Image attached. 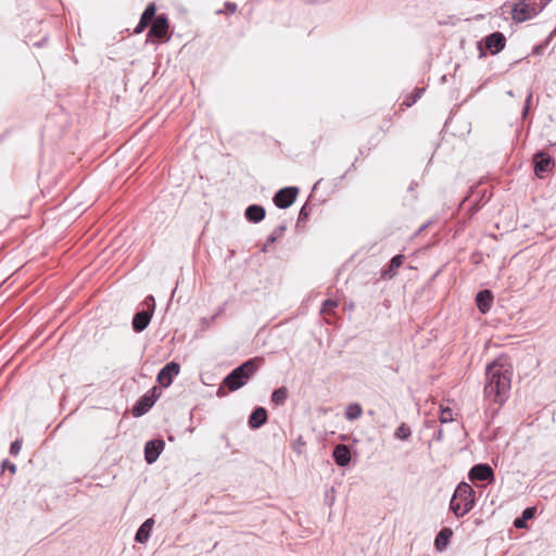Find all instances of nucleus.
<instances>
[{
  "label": "nucleus",
  "instance_id": "obj_2",
  "mask_svg": "<svg viewBox=\"0 0 556 556\" xmlns=\"http://www.w3.org/2000/svg\"><path fill=\"white\" fill-rule=\"evenodd\" d=\"M473 490L466 482L459 483L450 503L451 510L455 514V516L463 517L468 511H470L473 508Z\"/></svg>",
  "mask_w": 556,
  "mask_h": 556
},
{
  "label": "nucleus",
  "instance_id": "obj_9",
  "mask_svg": "<svg viewBox=\"0 0 556 556\" xmlns=\"http://www.w3.org/2000/svg\"><path fill=\"white\" fill-rule=\"evenodd\" d=\"M165 443L163 440L148 441L144 446V458L148 464H153L159 458L164 450Z\"/></svg>",
  "mask_w": 556,
  "mask_h": 556
},
{
  "label": "nucleus",
  "instance_id": "obj_23",
  "mask_svg": "<svg viewBox=\"0 0 556 556\" xmlns=\"http://www.w3.org/2000/svg\"><path fill=\"white\" fill-rule=\"evenodd\" d=\"M287 396V389L285 387L278 388L271 393V402L275 405H282L286 402Z\"/></svg>",
  "mask_w": 556,
  "mask_h": 556
},
{
  "label": "nucleus",
  "instance_id": "obj_22",
  "mask_svg": "<svg viewBox=\"0 0 556 556\" xmlns=\"http://www.w3.org/2000/svg\"><path fill=\"white\" fill-rule=\"evenodd\" d=\"M363 414V408L359 404L353 403L348 405L344 412V416L348 420L353 421L358 419Z\"/></svg>",
  "mask_w": 556,
  "mask_h": 556
},
{
  "label": "nucleus",
  "instance_id": "obj_5",
  "mask_svg": "<svg viewBox=\"0 0 556 556\" xmlns=\"http://www.w3.org/2000/svg\"><path fill=\"white\" fill-rule=\"evenodd\" d=\"M168 28H169V25H168V20L166 17V15L160 14L154 18L152 26L148 33V37L153 36L159 39L166 38V40H168V37H166Z\"/></svg>",
  "mask_w": 556,
  "mask_h": 556
},
{
  "label": "nucleus",
  "instance_id": "obj_27",
  "mask_svg": "<svg viewBox=\"0 0 556 556\" xmlns=\"http://www.w3.org/2000/svg\"><path fill=\"white\" fill-rule=\"evenodd\" d=\"M338 306V302L333 300H326L323 304L321 313H330V311Z\"/></svg>",
  "mask_w": 556,
  "mask_h": 556
},
{
  "label": "nucleus",
  "instance_id": "obj_10",
  "mask_svg": "<svg viewBox=\"0 0 556 556\" xmlns=\"http://www.w3.org/2000/svg\"><path fill=\"white\" fill-rule=\"evenodd\" d=\"M493 469L488 464L475 465L469 471V479L475 481H485L493 479Z\"/></svg>",
  "mask_w": 556,
  "mask_h": 556
},
{
  "label": "nucleus",
  "instance_id": "obj_32",
  "mask_svg": "<svg viewBox=\"0 0 556 556\" xmlns=\"http://www.w3.org/2000/svg\"><path fill=\"white\" fill-rule=\"evenodd\" d=\"M236 8L237 5L235 3H231V2H227L226 3V9L230 12V13H233L236 11Z\"/></svg>",
  "mask_w": 556,
  "mask_h": 556
},
{
  "label": "nucleus",
  "instance_id": "obj_29",
  "mask_svg": "<svg viewBox=\"0 0 556 556\" xmlns=\"http://www.w3.org/2000/svg\"><path fill=\"white\" fill-rule=\"evenodd\" d=\"M535 508L534 507H528L522 513V518L525 520L531 519L534 516Z\"/></svg>",
  "mask_w": 556,
  "mask_h": 556
},
{
  "label": "nucleus",
  "instance_id": "obj_14",
  "mask_svg": "<svg viewBox=\"0 0 556 556\" xmlns=\"http://www.w3.org/2000/svg\"><path fill=\"white\" fill-rule=\"evenodd\" d=\"M333 459L338 466L344 467L349 465L351 460L350 448L344 444H339L333 450Z\"/></svg>",
  "mask_w": 556,
  "mask_h": 556
},
{
  "label": "nucleus",
  "instance_id": "obj_28",
  "mask_svg": "<svg viewBox=\"0 0 556 556\" xmlns=\"http://www.w3.org/2000/svg\"><path fill=\"white\" fill-rule=\"evenodd\" d=\"M22 448V440H15L11 443L10 454L16 456Z\"/></svg>",
  "mask_w": 556,
  "mask_h": 556
},
{
  "label": "nucleus",
  "instance_id": "obj_12",
  "mask_svg": "<svg viewBox=\"0 0 556 556\" xmlns=\"http://www.w3.org/2000/svg\"><path fill=\"white\" fill-rule=\"evenodd\" d=\"M533 13L534 9L525 2L516 3L511 10V16L516 22H525L531 18Z\"/></svg>",
  "mask_w": 556,
  "mask_h": 556
},
{
  "label": "nucleus",
  "instance_id": "obj_3",
  "mask_svg": "<svg viewBox=\"0 0 556 556\" xmlns=\"http://www.w3.org/2000/svg\"><path fill=\"white\" fill-rule=\"evenodd\" d=\"M257 367L253 359L247 361L235 368L225 379L224 384L230 390L236 391L243 387L255 374Z\"/></svg>",
  "mask_w": 556,
  "mask_h": 556
},
{
  "label": "nucleus",
  "instance_id": "obj_33",
  "mask_svg": "<svg viewBox=\"0 0 556 556\" xmlns=\"http://www.w3.org/2000/svg\"><path fill=\"white\" fill-rule=\"evenodd\" d=\"M531 99H532V94L530 93V94L528 96L527 100H526V108H525V110H523V116H526V115H527V113H528L529 103H530Z\"/></svg>",
  "mask_w": 556,
  "mask_h": 556
},
{
  "label": "nucleus",
  "instance_id": "obj_6",
  "mask_svg": "<svg viewBox=\"0 0 556 556\" xmlns=\"http://www.w3.org/2000/svg\"><path fill=\"white\" fill-rule=\"evenodd\" d=\"M484 45L492 54H497L505 48L506 38L504 34L495 31L485 37Z\"/></svg>",
  "mask_w": 556,
  "mask_h": 556
},
{
  "label": "nucleus",
  "instance_id": "obj_4",
  "mask_svg": "<svg viewBox=\"0 0 556 556\" xmlns=\"http://www.w3.org/2000/svg\"><path fill=\"white\" fill-rule=\"evenodd\" d=\"M298 192L296 187L282 188L275 194L274 203L279 208H287L295 201Z\"/></svg>",
  "mask_w": 556,
  "mask_h": 556
},
{
  "label": "nucleus",
  "instance_id": "obj_17",
  "mask_svg": "<svg viewBox=\"0 0 556 556\" xmlns=\"http://www.w3.org/2000/svg\"><path fill=\"white\" fill-rule=\"evenodd\" d=\"M267 421V413L263 407H257L249 417V426L252 429H257Z\"/></svg>",
  "mask_w": 556,
  "mask_h": 556
},
{
  "label": "nucleus",
  "instance_id": "obj_31",
  "mask_svg": "<svg viewBox=\"0 0 556 556\" xmlns=\"http://www.w3.org/2000/svg\"><path fill=\"white\" fill-rule=\"evenodd\" d=\"M514 526L516 528H523L525 527V519L523 518H517L515 521H514Z\"/></svg>",
  "mask_w": 556,
  "mask_h": 556
},
{
  "label": "nucleus",
  "instance_id": "obj_11",
  "mask_svg": "<svg viewBox=\"0 0 556 556\" xmlns=\"http://www.w3.org/2000/svg\"><path fill=\"white\" fill-rule=\"evenodd\" d=\"M552 165L553 160L548 154L539 152L534 155V172L538 177H542L548 172Z\"/></svg>",
  "mask_w": 556,
  "mask_h": 556
},
{
  "label": "nucleus",
  "instance_id": "obj_36",
  "mask_svg": "<svg viewBox=\"0 0 556 556\" xmlns=\"http://www.w3.org/2000/svg\"><path fill=\"white\" fill-rule=\"evenodd\" d=\"M304 213V207L301 208L300 216Z\"/></svg>",
  "mask_w": 556,
  "mask_h": 556
},
{
  "label": "nucleus",
  "instance_id": "obj_13",
  "mask_svg": "<svg viewBox=\"0 0 556 556\" xmlns=\"http://www.w3.org/2000/svg\"><path fill=\"white\" fill-rule=\"evenodd\" d=\"M156 7L154 3L148 4L143 11L138 25L135 28L136 34H140L155 18Z\"/></svg>",
  "mask_w": 556,
  "mask_h": 556
},
{
  "label": "nucleus",
  "instance_id": "obj_34",
  "mask_svg": "<svg viewBox=\"0 0 556 556\" xmlns=\"http://www.w3.org/2000/svg\"><path fill=\"white\" fill-rule=\"evenodd\" d=\"M275 241H276V238H275L274 236H270V237L268 238V242H269V243H273V242H275Z\"/></svg>",
  "mask_w": 556,
  "mask_h": 556
},
{
  "label": "nucleus",
  "instance_id": "obj_30",
  "mask_svg": "<svg viewBox=\"0 0 556 556\" xmlns=\"http://www.w3.org/2000/svg\"><path fill=\"white\" fill-rule=\"evenodd\" d=\"M2 468H8L11 473H15L16 469H17L16 465L11 464L9 460H3L2 462Z\"/></svg>",
  "mask_w": 556,
  "mask_h": 556
},
{
  "label": "nucleus",
  "instance_id": "obj_1",
  "mask_svg": "<svg viewBox=\"0 0 556 556\" xmlns=\"http://www.w3.org/2000/svg\"><path fill=\"white\" fill-rule=\"evenodd\" d=\"M484 396L488 401L502 405L507 399L511 382V366L506 361L496 359L488 365Z\"/></svg>",
  "mask_w": 556,
  "mask_h": 556
},
{
  "label": "nucleus",
  "instance_id": "obj_8",
  "mask_svg": "<svg viewBox=\"0 0 556 556\" xmlns=\"http://www.w3.org/2000/svg\"><path fill=\"white\" fill-rule=\"evenodd\" d=\"M179 371L180 366L175 362H170L160 370L157 380L163 387H168L170 386L173 378L177 376Z\"/></svg>",
  "mask_w": 556,
  "mask_h": 556
},
{
  "label": "nucleus",
  "instance_id": "obj_19",
  "mask_svg": "<svg viewBox=\"0 0 556 556\" xmlns=\"http://www.w3.org/2000/svg\"><path fill=\"white\" fill-rule=\"evenodd\" d=\"M153 523V519H147L138 529L135 540L139 543H146L150 536Z\"/></svg>",
  "mask_w": 556,
  "mask_h": 556
},
{
  "label": "nucleus",
  "instance_id": "obj_26",
  "mask_svg": "<svg viewBox=\"0 0 556 556\" xmlns=\"http://www.w3.org/2000/svg\"><path fill=\"white\" fill-rule=\"evenodd\" d=\"M425 89L424 88H417L415 90V93L414 96L410 98V97H407L404 101V103L407 105V106H410L413 105L420 97L421 94L424 93Z\"/></svg>",
  "mask_w": 556,
  "mask_h": 556
},
{
  "label": "nucleus",
  "instance_id": "obj_24",
  "mask_svg": "<svg viewBox=\"0 0 556 556\" xmlns=\"http://www.w3.org/2000/svg\"><path fill=\"white\" fill-rule=\"evenodd\" d=\"M410 435L412 430L406 424H401L394 433V437L399 440H407Z\"/></svg>",
  "mask_w": 556,
  "mask_h": 556
},
{
  "label": "nucleus",
  "instance_id": "obj_20",
  "mask_svg": "<svg viewBox=\"0 0 556 556\" xmlns=\"http://www.w3.org/2000/svg\"><path fill=\"white\" fill-rule=\"evenodd\" d=\"M453 535V531L450 528H443L439 534L435 538L434 545L438 551H443L446 545L448 544V541L451 536Z\"/></svg>",
  "mask_w": 556,
  "mask_h": 556
},
{
  "label": "nucleus",
  "instance_id": "obj_16",
  "mask_svg": "<svg viewBox=\"0 0 556 556\" xmlns=\"http://www.w3.org/2000/svg\"><path fill=\"white\" fill-rule=\"evenodd\" d=\"M152 314L149 311L138 312L132 319V327L137 332L143 331L150 324Z\"/></svg>",
  "mask_w": 556,
  "mask_h": 556
},
{
  "label": "nucleus",
  "instance_id": "obj_25",
  "mask_svg": "<svg viewBox=\"0 0 556 556\" xmlns=\"http://www.w3.org/2000/svg\"><path fill=\"white\" fill-rule=\"evenodd\" d=\"M439 419H440V421L442 424L452 421L453 420V412H452V409L448 408V407L442 408L441 412H440Z\"/></svg>",
  "mask_w": 556,
  "mask_h": 556
},
{
  "label": "nucleus",
  "instance_id": "obj_18",
  "mask_svg": "<svg viewBox=\"0 0 556 556\" xmlns=\"http://www.w3.org/2000/svg\"><path fill=\"white\" fill-rule=\"evenodd\" d=\"M245 217L250 222L258 223L265 217V208L256 204L250 205L245 210Z\"/></svg>",
  "mask_w": 556,
  "mask_h": 556
},
{
  "label": "nucleus",
  "instance_id": "obj_15",
  "mask_svg": "<svg viewBox=\"0 0 556 556\" xmlns=\"http://www.w3.org/2000/svg\"><path fill=\"white\" fill-rule=\"evenodd\" d=\"M476 302L479 311L483 314L490 311L492 302H493V294L490 290H482L480 291L476 296Z\"/></svg>",
  "mask_w": 556,
  "mask_h": 556
},
{
  "label": "nucleus",
  "instance_id": "obj_21",
  "mask_svg": "<svg viewBox=\"0 0 556 556\" xmlns=\"http://www.w3.org/2000/svg\"><path fill=\"white\" fill-rule=\"evenodd\" d=\"M402 263H403V255L393 256L392 260L390 261L388 268H386L382 271V276L384 278H392L395 275L396 269L399 267H401Z\"/></svg>",
  "mask_w": 556,
  "mask_h": 556
},
{
  "label": "nucleus",
  "instance_id": "obj_7",
  "mask_svg": "<svg viewBox=\"0 0 556 556\" xmlns=\"http://www.w3.org/2000/svg\"><path fill=\"white\" fill-rule=\"evenodd\" d=\"M155 388L151 391L147 392L140 400L136 403L132 408V414L137 417L146 414L155 403Z\"/></svg>",
  "mask_w": 556,
  "mask_h": 556
},
{
  "label": "nucleus",
  "instance_id": "obj_35",
  "mask_svg": "<svg viewBox=\"0 0 556 556\" xmlns=\"http://www.w3.org/2000/svg\"><path fill=\"white\" fill-rule=\"evenodd\" d=\"M441 437H442V430H439V432H438V439H441Z\"/></svg>",
  "mask_w": 556,
  "mask_h": 556
}]
</instances>
